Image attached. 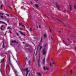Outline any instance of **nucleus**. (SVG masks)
<instances>
[{
	"label": "nucleus",
	"mask_w": 76,
	"mask_h": 76,
	"mask_svg": "<svg viewBox=\"0 0 76 76\" xmlns=\"http://www.w3.org/2000/svg\"><path fill=\"white\" fill-rule=\"evenodd\" d=\"M9 59L8 61L7 62V64L6 69L5 70V71L6 72V74H7V67H9V64H10V66H12V64L11 63V61H10V56H8Z\"/></svg>",
	"instance_id": "nucleus-1"
},
{
	"label": "nucleus",
	"mask_w": 76,
	"mask_h": 76,
	"mask_svg": "<svg viewBox=\"0 0 76 76\" xmlns=\"http://www.w3.org/2000/svg\"><path fill=\"white\" fill-rule=\"evenodd\" d=\"M22 70L23 71H25V72H27L26 74V76H28V73H29V70H28V68H26V69H22Z\"/></svg>",
	"instance_id": "nucleus-2"
},
{
	"label": "nucleus",
	"mask_w": 76,
	"mask_h": 76,
	"mask_svg": "<svg viewBox=\"0 0 76 76\" xmlns=\"http://www.w3.org/2000/svg\"><path fill=\"white\" fill-rule=\"evenodd\" d=\"M42 54L43 55H45L46 54L47 52L46 51V50H45V48H44L43 49V50L42 51Z\"/></svg>",
	"instance_id": "nucleus-3"
},
{
	"label": "nucleus",
	"mask_w": 76,
	"mask_h": 76,
	"mask_svg": "<svg viewBox=\"0 0 76 76\" xmlns=\"http://www.w3.org/2000/svg\"><path fill=\"white\" fill-rule=\"evenodd\" d=\"M43 69L44 70H46V71H48L49 70V69L48 67H45V66H43Z\"/></svg>",
	"instance_id": "nucleus-4"
},
{
	"label": "nucleus",
	"mask_w": 76,
	"mask_h": 76,
	"mask_svg": "<svg viewBox=\"0 0 76 76\" xmlns=\"http://www.w3.org/2000/svg\"><path fill=\"white\" fill-rule=\"evenodd\" d=\"M56 4L57 8L58 9H59V5L58 4V2H56Z\"/></svg>",
	"instance_id": "nucleus-5"
},
{
	"label": "nucleus",
	"mask_w": 76,
	"mask_h": 76,
	"mask_svg": "<svg viewBox=\"0 0 76 76\" xmlns=\"http://www.w3.org/2000/svg\"><path fill=\"white\" fill-rule=\"evenodd\" d=\"M7 29H10V30H9V32H10V34H12V31H11V28L10 27H8L7 28Z\"/></svg>",
	"instance_id": "nucleus-6"
},
{
	"label": "nucleus",
	"mask_w": 76,
	"mask_h": 76,
	"mask_svg": "<svg viewBox=\"0 0 76 76\" xmlns=\"http://www.w3.org/2000/svg\"><path fill=\"white\" fill-rule=\"evenodd\" d=\"M19 32H20V34H21L22 35H24V36H25V34L23 33V32H22V31H19Z\"/></svg>",
	"instance_id": "nucleus-7"
},
{
	"label": "nucleus",
	"mask_w": 76,
	"mask_h": 76,
	"mask_svg": "<svg viewBox=\"0 0 76 76\" xmlns=\"http://www.w3.org/2000/svg\"><path fill=\"white\" fill-rule=\"evenodd\" d=\"M35 7H37V8H38L39 7V6L38 5V4H34Z\"/></svg>",
	"instance_id": "nucleus-8"
},
{
	"label": "nucleus",
	"mask_w": 76,
	"mask_h": 76,
	"mask_svg": "<svg viewBox=\"0 0 76 76\" xmlns=\"http://www.w3.org/2000/svg\"><path fill=\"white\" fill-rule=\"evenodd\" d=\"M27 58L26 57L25 58V64H26V61H27Z\"/></svg>",
	"instance_id": "nucleus-9"
},
{
	"label": "nucleus",
	"mask_w": 76,
	"mask_h": 76,
	"mask_svg": "<svg viewBox=\"0 0 76 76\" xmlns=\"http://www.w3.org/2000/svg\"><path fill=\"white\" fill-rule=\"evenodd\" d=\"M47 62H48L49 61H50V57H48L47 58Z\"/></svg>",
	"instance_id": "nucleus-10"
},
{
	"label": "nucleus",
	"mask_w": 76,
	"mask_h": 76,
	"mask_svg": "<svg viewBox=\"0 0 76 76\" xmlns=\"http://www.w3.org/2000/svg\"><path fill=\"white\" fill-rule=\"evenodd\" d=\"M37 75L38 76H42L41 74L39 72H37Z\"/></svg>",
	"instance_id": "nucleus-11"
},
{
	"label": "nucleus",
	"mask_w": 76,
	"mask_h": 76,
	"mask_svg": "<svg viewBox=\"0 0 76 76\" xmlns=\"http://www.w3.org/2000/svg\"><path fill=\"white\" fill-rule=\"evenodd\" d=\"M45 64V59L44 58L43 60V64Z\"/></svg>",
	"instance_id": "nucleus-12"
},
{
	"label": "nucleus",
	"mask_w": 76,
	"mask_h": 76,
	"mask_svg": "<svg viewBox=\"0 0 76 76\" xmlns=\"http://www.w3.org/2000/svg\"><path fill=\"white\" fill-rule=\"evenodd\" d=\"M12 42L13 43H16V41L15 40L14 41H12Z\"/></svg>",
	"instance_id": "nucleus-13"
},
{
	"label": "nucleus",
	"mask_w": 76,
	"mask_h": 76,
	"mask_svg": "<svg viewBox=\"0 0 76 76\" xmlns=\"http://www.w3.org/2000/svg\"><path fill=\"white\" fill-rule=\"evenodd\" d=\"M43 37L44 38H46V37H47V34H44Z\"/></svg>",
	"instance_id": "nucleus-14"
},
{
	"label": "nucleus",
	"mask_w": 76,
	"mask_h": 76,
	"mask_svg": "<svg viewBox=\"0 0 76 76\" xmlns=\"http://www.w3.org/2000/svg\"><path fill=\"white\" fill-rule=\"evenodd\" d=\"M39 61H40V57H39L38 60L37 61L38 63H39Z\"/></svg>",
	"instance_id": "nucleus-15"
},
{
	"label": "nucleus",
	"mask_w": 76,
	"mask_h": 76,
	"mask_svg": "<svg viewBox=\"0 0 76 76\" xmlns=\"http://www.w3.org/2000/svg\"><path fill=\"white\" fill-rule=\"evenodd\" d=\"M0 23H4L5 24V25H7V24L5 23L4 22H2V21H0Z\"/></svg>",
	"instance_id": "nucleus-16"
},
{
	"label": "nucleus",
	"mask_w": 76,
	"mask_h": 76,
	"mask_svg": "<svg viewBox=\"0 0 76 76\" xmlns=\"http://www.w3.org/2000/svg\"><path fill=\"white\" fill-rule=\"evenodd\" d=\"M69 7H70V10H72V5H70Z\"/></svg>",
	"instance_id": "nucleus-17"
},
{
	"label": "nucleus",
	"mask_w": 76,
	"mask_h": 76,
	"mask_svg": "<svg viewBox=\"0 0 76 76\" xmlns=\"http://www.w3.org/2000/svg\"><path fill=\"white\" fill-rule=\"evenodd\" d=\"M4 48V43H3L2 46V48Z\"/></svg>",
	"instance_id": "nucleus-18"
},
{
	"label": "nucleus",
	"mask_w": 76,
	"mask_h": 76,
	"mask_svg": "<svg viewBox=\"0 0 76 76\" xmlns=\"http://www.w3.org/2000/svg\"><path fill=\"white\" fill-rule=\"evenodd\" d=\"M3 4H2L1 5V9H2V8L3 7Z\"/></svg>",
	"instance_id": "nucleus-19"
},
{
	"label": "nucleus",
	"mask_w": 76,
	"mask_h": 76,
	"mask_svg": "<svg viewBox=\"0 0 76 76\" xmlns=\"http://www.w3.org/2000/svg\"><path fill=\"white\" fill-rule=\"evenodd\" d=\"M74 9H76V5H74Z\"/></svg>",
	"instance_id": "nucleus-20"
},
{
	"label": "nucleus",
	"mask_w": 76,
	"mask_h": 76,
	"mask_svg": "<svg viewBox=\"0 0 76 76\" xmlns=\"http://www.w3.org/2000/svg\"><path fill=\"white\" fill-rule=\"evenodd\" d=\"M9 9H10V10H12V8H11V7H9Z\"/></svg>",
	"instance_id": "nucleus-21"
},
{
	"label": "nucleus",
	"mask_w": 76,
	"mask_h": 76,
	"mask_svg": "<svg viewBox=\"0 0 76 76\" xmlns=\"http://www.w3.org/2000/svg\"><path fill=\"white\" fill-rule=\"evenodd\" d=\"M42 46H40V49L41 50V49H42Z\"/></svg>",
	"instance_id": "nucleus-22"
},
{
	"label": "nucleus",
	"mask_w": 76,
	"mask_h": 76,
	"mask_svg": "<svg viewBox=\"0 0 76 76\" xmlns=\"http://www.w3.org/2000/svg\"><path fill=\"white\" fill-rule=\"evenodd\" d=\"M22 26L23 27V28H25V26H24V25H22Z\"/></svg>",
	"instance_id": "nucleus-23"
},
{
	"label": "nucleus",
	"mask_w": 76,
	"mask_h": 76,
	"mask_svg": "<svg viewBox=\"0 0 76 76\" xmlns=\"http://www.w3.org/2000/svg\"><path fill=\"white\" fill-rule=\"evenodd\" d=\"M50 67H51V66H52V64L51 63H50Z\"/></svg>",
	"instance_id": "nucleus-24"
},
{
	"label": "nucleus",
	"mask_w": 76,
	"mask_h": 76,
	"mask_svg": "<svg viewBox=\"0 0 76 76\" xmlns=\"http://www.w3.org/2000/svg\"><path fill=\"white\" fill-rule=\"evenodd\" d=\"M30 31H32V28H30Z\"/></svg>",
	"instance_id": "nucleus-25"
},
{
	"label": "nucleus",
	"mask_w": 76,
	"mask_h": 76,
	"mask_svg": "<svg viewBox=\"0 0 76 76\" xmlns=\"http://www.w3.org/2000/svg\"><path fill=\"white\" fill-rule=\"evenodd\" d=\"M56 20H58V21H59L60 22H61V21H60L58 19H56Z\"/></svg>",
	"instance_id": "nucleus-26"
},
{
	"label": "nucleus",
	"mask_w": 76,
	"mask_h": 76,
	"mask_svg": "<svg viewBox=\"0 0 76 76\" xmlns=\"http://www.w3.org/2000/svg\"><path fill=\"white\" fill-rule=\"evenodd\" d=\"M40 46V44H39V45H38L37 46L38 47H39V46Z\"/></svg>",
	"instance_id": "nucleus-27"
},
{
	"label": "nucleus",
	"mask_w": 76,
	"mask_h": 76,
	"mask_svg": "<svg viewBox=\"0 0 76 76\" xmlns=\"http://www.w3.org/2000/svg\"><path fill=\"white\" fill-rule=\"evenodd\" d=\"M72 70H71V71H70V73H71V74H72Z\"/></svg>",
	"instance_id": "nucleus-28"
},
{
	"label": "nucleus",
	"mask_w": 76,
	"mask_h": 76,
	"mask_svg": "<svg viewBox=\"0 0 76 76\" xmlns=\"http://www.w3.org/2000/svg\"><path fill=\"white\" fill-rule=\"evenodd\" d=\"M1 19H2L3 18V16H1Z\"/></svg>",
	"instance_id": "nucleus-29"
},
{
	"label": "nucleus",
	"mask_w": 76,
	"mask_h": 76,
	"mask_svg": "<svg viewBox=\"0 0 76 76\" xmlns=\"http://www.w3.org/2000/svg\"><path fill=\"white\" fill-rule=\"evenodd\" d=\"M64 44L65 45H67V44H66V43L65 41H64Z\"/></svg>",
	"instance_id": "nucleus-30"
},
{
	"label": "nucleus",
	"mask_w": 76,
	"mask_h": 76,
	"mask_svg": "<svg viewBox=\"0 0 76 76\" xmlns=\"http://www.w3.org/2000/svg\"><path fill=\"white\" fill-rule=\"evenodd\" d=\"M0 15H3V13H0Z\"/></svg>",
	"instance_id": "nucleus-31"
},
{
	"label": "nucleus",
	"mask_w": 76,
	"mask_h": 76,
	"mask_svg": "<svg viewBox=\"0 0 76 76\" xmlns=\"http://www.w3.org/2000/svg\"><path fill=\"white\" fill-rule=\"evenodd\" d=\"M46 46H47V45H45V46H44V48H45V47H46Z\"/></svg>",
	"instance_id": "nucleus-32"
},
{
	"label": "nucleus",
	"mask_w": 76,
	"mask_h": 76,
	"mask_svg": "<svg viewBox=\"0 0 76 76\" xmlns=\"http://www.w3.org/2000/svg\"><path fill=\"white\" fill-rule=\"evenodd\" d=\"M51 39H52L53 40L54 39H53V37L52 36L51 37Z\"/></svg>",
	"instance_id": "nucleus-33"
},
{
	"label": "nucleus",
	"mask_w": 76,
	"mask_h": 76,
	"mask_svg": "<svg viewBox=\"0 0 76 76\" xmlns=\"http://www.w3.org/2000/svg\"><path fill=\"white\" fill-rule=\"evenodd\" d=\"M39 63H38V67H39Z\"/></svg>",
	"instance_id": "nucleus-34"
},
{
	"label": "nucleus",
	"mask_w": 76,
	"mask_h": 76,
	"mask_svg": "<svg viewBox=\"0 0 76 76\" xmlns=\"http://www.w3.org/2000/svg\"><path fill=\"white\" fill-rule=\"evenodd\" d=\"M30 3H31V4H33V3L31 1H30Z\"/></svg>",
	"instance_id": "nucleus-35"
},
{
	"label": "nucleus",
	"mask_w": 76,
	"mask_h": 76,
	"mask_svg": "<svg viewBox=\"0 0 76 76\" xmlns=\"http://www.w3.org/2000/svg\"><path fill=\"white\" fill-rule=\"evenodd\" d=\"M6 15L7 16H9V14H6Z\"/></svg>",
	"instance_id": "nucleus-36"
},
{
	"label": "nucleus",
	"mask_w": 76,
	"mask_h": 76,
	"mask_svg": "<svg viewBox=\"0 0 76 76\" xmlns=\"http://www.w3.org/2000/svg\"><path fill=\"white\" fill-rule=\"evenodd\" d=\"M51 59L52 61H54L53 59V58H51Z\"/></svg>",
	"instance_id": "nucleus-37"
},
{
	"label": "nucleus",
	"mask_w": 76,
	"mask_h": 76,
	"mask_svg": "<svg viewBox=\"0 0 76 76\" xmlns=\"http://www.w3.org/2000/svg\"><path fill=\"white\" fill-rule=\"evenodd\" d=\"M29 51H31V49H29L28 50Z\"/></svg>",
	"instance_id": "nucleus-38"
},
{
	"label": "nucleus",
	"mask_w": 76,
	"mask_h": 76,
	"mask_svg": "<svg viewBox=\"0 0 76 76\" xmlns=\"http://www.w3.org/2000/svg\"><path fill=\"white\" fill-rule=\"evenodd\" d=\"M16 34H17V35L18 36L19 34H18V33H16Z\"/></svg>",
	"instance_id": "nucleus-39"
},
{
	"label": "nucleus",
	"mask_w": 76,
	"mask_h": 76,
	"mask_svg": "<svg viewBox=\"0 0 76 76\" xmlns=\"http://www.w3.org/2000/svg\"><path fill=\"white\" fill-rule=\"evenodd\" d=\"M53 62L52 63V64H54V61H53Z\"/></svg>",
	"instance_id": "nucleus-40"
},
{
	"label": "nucleus",
	"mask_w": 76,
	"mask_h": 76,
	"mask_svg": "<svg viewBox=\"0 0 76 76\" xmlns=\"http://www.w3.org/2000/svg\"><path fill=\"white\" fill-rule=\"evenodd\" d=\"M63 23L64 25V26H66V25L64 24V23Z\"/></svg>",
	"instance_id": "nucleus-41"
},
{
	"label": "nucleus",
	"mask_w": 76,
	"mask_h": 76,
	"mask_svg": "<svg viewBox=\"0 0 76 76\" xmlns=\"http://www.w3.org/2000/svg\"><path fill=\"white\" fill-rule=\"evenodd\" d=\"M58 32L59 33H61V31H59Z\"/></svg>",
	"instance_id": "nucleus-42"
},
{
	"label": "nucleus",
	"mask_w": 76,
	"mask_h": 76,
	"mask_svg": "<svg viewBox=\"0 0 76 76\" xmlns=\"http://www.w3.org/2000/svg\"><path fill=\"white\" fill-rule=\"evenodd\" d=\"M20 29L21 31H22V30H23V29L22 28H20Z\"/></svg>",
	"instance_id": "nucleus-43"
},
{
	"label": "nucleus",
	"mask_w": 76,
	"mask_h": 76,
	"mask_svg": "<svg viewBox=\"0 0 76 76\" xmlns=\"http://www.w3.org/2000/svg\"><path fill=\"white\" fill-rule=\"evenodd\" d=\"M46 18H47L48 19H49V17H46Z\"/></svg>",
	"instance_id": "nucleus-44"
},
{
	"label": "nucleus",
	"mask_w": 76,
	"mask_h": 76,
	"mask_svg": "<svg viewBox=\"0 0 76 76\" xmlns=\"http://www.w3.org/2000/svg\"><path fill=\"white\" fill-rule=\"evenodd\" d=\"M49 30H50V31H51V29H50V27H49Z\"/></svg>",
	"instance_id": "nucleus-45"
},
{
	"label": "nucleus",
	"mask_w": 76,
	"mask_h": 76,
	"mask_svg": "<svg viewBox=\"0 0 76 76\" xmlns=\"http://www.w3.org/2000/svg\"><path fill=\"white\" fill-rule=\"evenodd\" d=\"M36 1H38V0H35Z\"/></svg>",
	"instance_id": "nucleus-46"
},
{
	"label": "nucleus",
	"mask_w": 76,
	"mask_h": 76,
	"mask_svg": "<svg viewBox=\"0 0 76 76\" xmlns=\"http://www.w3.org/2000/svg\"><path fill=\"white\" fill-rule=\"evenodd\" d=\"M21 26V24H20V23H19V26Z\"/></svg>",
	"instance_id": "nucleus-47"
},
{
	"label": "nucleus",
	"mask_w": 76,
	"mask_h": 76,
	"mask_svg": "<svg viewBox=\"0 0 76 76\" xmlns=\"http://www.w3.org/2000/svg\"><path fill=\"white\" fill-rule=\"evenodd\" d=\"M39 28H41V26H40L39 25Z\"/></svg>",
	"instance_id": "nucleus-48"
},
{
	"label": "nucleus",
	"mask_w": 76,
	"mask_h": 76,
	"mask_svg": "<svg viewBox=\"0 0 76 76\" xmlns=\"http://www.w3.org/2000/svg\"><path fill=\"white\" fill-rule=\"evenodd\" d=\"M9 20H7V23H9Z\"/></svg>",
	"instance_id": "nucleus-49"
},
{
	"label": "nucleus",
	"mask_w": 76,
	"mask_h": 76,
	"mask_svg": "<svg viewBox=\"0 0 76 76\" xmlns=\"http://www.w3.org/2000/svg\"><path fill=\"white\" fill-rule=\"evenodd\" d=\"M4 26H1V28H2Z\"/></svg>",
	"instance_id": "nucleus-50"
},
{
	"label": "nucleus",
	"mask_w": 76,
	"mask_h": 76,
	"mask_svg": "<svg viewBox=\"0 0 76 76\" xmlns=\"http://www.w3.org/2000/svg\"><path fill=\"white\" fill-rule=\"evenodd\" d=\"M28 63H29V64H30V61H29L28 62Z\"/></svg>",
	"instance_id": "nucleus-51"
},
{
	"label": "nucleus",
	"mask_w": 76,
	"mask_h": 76,
	"mask_svg": "<svg viewBox=\"0 0 76 76\" xmlns=\"http://www.w3.org/2000/svg\"><path fill=\"white\" fill-rule=\"evenodd\" d=\"M64 76H67V75H65Z\"/></svg>",
	"instance_id": "nucleus-52"
},
{
	"label": "nucleus",
	"mask_w": 76,
	"mask_h": 76,
	"mask_svg": "<svg viewBox=\"0 0 76 76\" xmlns=\"http://www.w3.org/2000/svg\"><path fill=\"white\" fill-rule=\"evenodd\" d=\"M17 43V44H19V42H16Z\"/></svg>",
	"instance_id": "nucleus-53"
},
{
	"label": "nucleus",
	"mask_w": 76,
	"mask_h": 76,
	"mask_svg": "<svg viewBox=\"0 0 76 76\" xmlns=\"http://www.w3.org/2000/svg\"><path fill=\"white\" fill-rule=\"evenodd\" d=\"M4 59H3V62H2V63H4Z\"/></svg>",
	"instance_id": "nucleus-54"
},
{
	"label": "nucleus",
	"mask_w": 76,
	"mask_h": 76,
	"mask_svg": "<svg viewBox=\"0 0 76 76\" xmlns=\"http://www.w3.org/2000/svg\"><path fill=\"white\" fill-rule=\"evenodd\" d=\"M1 61H2L1 60L0 62V63H1Z\"/></svg>",
	"instance_id": "nucleus-55"
},
{
	"label": "nucleus",
	"mask_w": 76,
	"mask_h": 76,
	"mask_svg": "<svg viewBox=\"0 0 76 76\" xmlns=\"http://www.w3.org/2000/svg\"><path fill=\"white\" fill-rule=\"evenodd\" d=\"M42 39H43L42 37V38H41V40H42Z\"/></svg>",
	"instance_id": "nucleus-56"
},
{
	"label": "nucleus",
	"mask_w": 76,
	"mask_h": 76,
	"mask_svg": "<svg viewBox=\"0 0 76 76\" xmlns=\"http://www.w3.org/2000/svg\"><path fill=\"white\" fill-rule=\"evenodd\" d=\"M1 30H2V31H3V29H2V28H1Z\"/></svg>",
	"instance_id": "nucleus-57"
},
{
	"label": "nucleus",
	"mask_w": 76,
	"mask_h": 76,
	"mask_svg": "<svg viewBox=\"0 0 76 76\" xmlns=\"http://www.w3.org/2000/svg\"><path fill=\"white\" fill-rule=\"evenodd\" d=\"M40 42H42V40H41Z\"/></svg>",
	"instance_id": "nucleus-58"
},
{
	"label": "nucleus",
	"mask_w": 76,
	"mask_h": 76,
	"mask_svg": "<svg viewBox=\"0 0 76 76\" xmlns=\"http://www.w3.org/2000/svg\"><path fill=\"white\" fill-rule=\"evenodd\" d=\"M34 61H35V59H34Z\"/></svg>",
	"instance_id": "nucleus-59"
},
{
	"label": "nucleus",
	"mask_w": 76,
	"mask_h": 76,
	"mask_svg": "<svg viewBox=\"0 0 76 76\" xmlns=\"http://www.w3.org/2000/svg\"><path fill=\"white\" fill-rule=\"evenodd\" d=\"M37 28H38V26H37Z\"/></svg>",
	"instance_id": "nucleus-60"
},
{
	"label": "nucleus",
	"mask_w": 76,
	"mask_h": 76,
	"mask_svg": "<svg viewBox=\"0 0 76 76\" xmlns=\"http://www.w3.org/2000/svg\"><path fill=\"white\" fill-rule=\"evenodd\" d=\"M52 32V31H51V30L50 31V32Z\"/></svg>",
	"instance_id": "nucleus-61"
},
{
	"label": "nucleus",
	"mask_w": 76,
	"mask_h": 76,
	"mask_svg": "<svg viewBox=\"0 0 76 76\" xmlns=\"http://www.w3.org/2000/svg\"><path fill=\"white\" fill-rule=\"evenodd\" d=\"M26 47H27H27H28V46H27Z\"/></svg>",
	"instance_id": "nucleus-62"
},
{
	"label": "nucleus",
	"mask_w": 76,
	"mask_h": 76,
	"mask_svg": "<svg viewBox=\"0 0 76 76\" xmlns=\"http://www.w3.org/2000/svg\"><path fill=\"white\" fill-rule=\"evenodd\" d=\"M6 35V33H5V35Z\"/></svg>",
	"instance_id": "nucleus-63"
},
{
	"label": "nucleus",
	"mask_w": 76,
	"mask_h": 76,
	"mask_svg": "<svg viewBox=\"0 0 76 76\" xmlns=\"http://www.w3.org/2000/svg\"><path fill=\"white\" fill-rule=\"evenodd\" d=\"M29 76H30V74L29 75Z\"/></svg>",
	"instance_id": "nucleus-64"
}]
</instances>
